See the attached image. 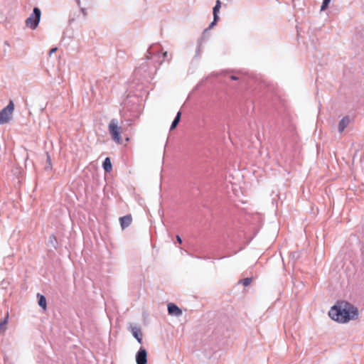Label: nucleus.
Returning <instances> with one entry per match:
<instances>
[{"label":"nucleus","instance_id":"6ab92c4d","mask_svg":"<svg viewBox=\"0 0 364 364\" xmlns=\"http://www.w3.org/2000/svg\"><path fill=\"white\" fill-rule=\"evenodd\" d=\"M252 282L251 278H245L240 281V282L243 284L245 287H247Z\"/></svg>","mask_w":364,"mask_h":364},{"label":"nucleus","instance_id":"ddd939ff","mask_svg":"<svg viewBox=\"0 0 364 364\" xmlns=\"http://www.w3.org/2000/svg\"><path fill=\"white\" fill-rule=\"evenodd\" d=\"M102 166L106 172H109L112 170V163L108 157L103 161Z\"/></svg>","mask_w":364,"mask_h":364},{"label":"nucleus","instance_id":"39448f33","mask_svg":"<svg viewBox=\"0 0 364 364\" xmlns=\"http://www.w3.org/2000/svg\"><path fill=\"white\" fill-rule=\"evenodd\" d=\"M136 364H146L147 363V352L145 348H140L136 354Z\"/></svg>","mask_w":364,"mask_h":364},{"label":"nucleus","instance_id":"7ed1b4c3","mask_svg":"<svg viewBox=\"0 0 364 364\" xmlns=\"http://www.w3.org/2000/svg\"><path fill=\"white\" fill-rule=\"evenodd\" d=\"M41 16V10L38 8L35 7L33 10V13L26 20V26L30 27L33 30L36 29L40 22Z\"/></svg>","mask_w":364,"mask_h":364},{"label":"nucleus","instance_id":"5701e85b","mask_svg":"<svg viewBox=\"0 0 364 364\" xmlns=\"http://www.w3.org/2000/svg\"><path fill=\"white\" fill-rule=\"evenodd\" d=\"M134 72H135L136 75L140 74V73H141V68H136Z\"/></svg>","mask_w":364,"mask_h":364},{"label":"nucleus","instance_id":"20e7f679","mask_svg":"<svg viewBox=\"0 0 364 364\" xmlns=\"http://www.w3.org/2000/svg\"><path fill=\"white\" fill-rule=\"evenodd\" d=\"M14 109L13 101H10L8 105L0 111V124L9 122L12 117Z\"/></svg>","mask_w":364,"mask_h":364},{"label":"nucleus","instance_id":"423d86ee","mask_svg":"<svg viewBox=\"0 0 364 364\" xmlns=\"http://www.w3.org/2000/svg\"><path fill=\"white\" fill-rule=\"evenodd\" d=\"M161 50L159 48H156L155 46H151L147 50L146 58L149 60L153 58H159Z\"/></svg>","mask_w":364,"mask_h":364},{"label":"nucleus","instance_id":"aec40b11","mask_svg":"<svg viewBox=\"0 0 364 364\" xmlns=\"http://www.w3.org/2000/svg\"><path fill=\"white\" fill-rule=\"evenodd\" d=\"M46 155H47V162H48V164H49V166H50V165H51V162H50V161H51V160H50V156H49L48 153H46Z\"/></svg>","mask_w":364,"mask_h":364},{"label":"nucleus","instance_id":"4be33fe9","mask_svg":"<svg viewBox=\"0 0 364 364\" xmlns=\"http://www.w3.org/2000/svg\"><path fill=\"white\" fill-rule=\"evenodd\" d=\"M176 240L180 244L182 242V239L179 235H176Z\"/></svg>","mask_w":364,"mask_h":364},{"label":"nucleus","instance_id":"4468645a","mask_svg":"<svg viewBox=\"0 0 364 364\" xmlns=\"http://www.w3.org/2000/svg\"><path fill=\"white\" fill-rule=\"evenodd\" d=\"M57 244L56 237L53 235H50L48 240V245L50 247L56 248Z\"/></svg>","mask_w":364,"mask_h":364},{"label":"nucleus","instance_id":"6e6552de","mask_svg":"<svg viewBox=\"0 0 364 364\" xmlns=\"http://www.w3.org/2000/svg\"><path fill=\"white\" fill-rule=\"evenodd\" d=\"M131 332L132 336L136 339V341L139 343H142V333L141 328L136 326L131 327Z\"/></svg>","mask_w":364,"mask_h":364},{"label":"nucleus","instance_id":"2eb2a0df","mask_svg":"<svg viewBox=\"0 0 364 364\" xmlns=\"http://www.w3.org/2000/svg\"><path fill=\"white\" fill-rule=\"evenodd\" d=\"M161 56L163 57V60L159 61V65H161L164 63V61L166 60H167L168 61H170L172 58V55L168 54V52H166V51L162 53Z\"/></svg>","mask_w":364,"mask_h":364},{"label":"nucleus","instance_id":"1a4fd4ad","mask_svg":"<svg viewBox=\"0 0 364 364\" xmlns=\"http://www.w3.org/2000/svg\"><path fill=\"white\" fill-rule=\"evenodd\" d=\"M120 225L122 228L124 230L126 228L129 227L132 223V217L131 215H125L119 218Z\"/></svg>","mask_w":364,"mask_h":364},{"label":"nucleus","instance_id":"f03ea898","mask_svg":"<svg viewBox=\"0 0 364 364\" xmlns=\"http://www.w3.org/2000/svg\"><path fill=\"white\" fill-rule=\"evenodd\" d=\"M109 132L112 136V139L117 144H120L122 139L120 132L122 127L118 125V121L117 119H112L108 125Z\"/></svg>","mask_w":364,"mask_h":364},{"label":"nucleus","instance_id":"b1692460","mask_svg":"<svg viewBox=\"0 0 364 364\" xmlns=\"http://www.w3.org/2000/svg\"><path fill=\"white\" fill-rule=\"evenodd\" d=\"M56 50H57V48H52V49L50 50V53H49L50 55L52 53H55Z\"/></svg>","mask_w":364,"mask_h":364},{"label":"nucleus","instance_id":"f257e3e1","mask_svg":"<svg viewBox=\"0 0 364 364\" xmlns=\"http://www.w3.org/2000/svg\"><path fill=\"white\" fill-rule=\"evenodd\" d=\"M328 315L333 320L345 323L358 319L359 313L358 308L350 303L341 301L331 308Z\"/></svg>","mask_w":364,"mask_h":364},{"label":"nucleus","instance_id":"f3484780","mask_svg":"<svg viewBox=\"0 0 364 364\" xmlns=\"http://www.w3.org/2000/svg\"><path fill=\"white\" fill-rule=\"evenodd\" d=\"M9 314L1 321H0V332L5 328V326L8 322Z\"/></svg>","mask_w":364,"mask_h":364},{"label":"nucleus","instance_id":"a878e982","mask_svg":"<svg viewBox=\"0 0 364 364\" xmlns=\"http://www.w3.org/2000/svg\"><path fill=\"white\" fill-rule=\"evenodd\" d=\"M199 53H200V47L198 46L197 48V53L199 54Z\"/></svg>","mask_w":364,"mask_h":364},{"label":"nucleus","instance_id":"0eeeda50","mask_svg":"<svg viewBox=\"0 0 364 364\" xmlns=\"http://www.w3.org/2000/svg\"><path fill=\"white\" fill-rule=\"evenodd\" d=\"M168 314L174 316H180L182 315V310L173 303L168 304Z\"/></svg>","mask_w":364,"mask_h":364},{"label":"nucleus","instance_id":"9b49d317","mask_svg":"<svg viewBox=\"0 0 364 364\" xmlns=\"http://www.w3.org/2000/svg\"><path fill=\"white\" fill-rule=\"evenodd\" d=\"M220 7H221V1L220 0H217L215 2V5L213 7V16H215V21H218L219 17H218V13L219 12Z\"/></svg>","mask_w":364,"mask_h":364},{"label":"nucleus","instance_id":"dca6fc26","mask_svg":"<svg viewBox=\"0 0 364 364\" xmlns=\"http://www.w3.org/2000/svg\"><path fill=\"white\" fill-rule=\"evenodd\" d=\"M38 305L44 309L46 308V299L44 296L41 295L39 296Z\"/></svg>","mask_w":364,"mask_h":364},{"label":"nucleus","instance_id":"393cba45","mask_svg":"<svg viewBox=\"0 0 364 364\" xmlns=\"http://www.w3.org/2000/svg\"><path fill=\"white\" fill-rule=\"evenodd\" d=\"M230 78H231L232 80H237V79H238V77H236V76H235V75H232V76L230 77Z\"/></svg>","mask_w":364,"mask_h":364},{"label":"nucleus","instance_id":"f8f14e48","mask_svg":"<svg viewBox=\"0 0 364 364\" xmlns=\"http://www.w3.org/2000/svg\"><path fill=\"white\" fill-rule=\"evenodd\" d=\"M181 112H178L177 113L176 117L174 118L173 121L172 122V124L170 127V130H173L177 127V125L178 124V123L181 120Z\"/></svg>","mask_w":364,"mask_h":364},{"label":"nucleus","instance_id":"412c9836","mask_svg":"<svg viewBox=\"0 0 364 364\" xmlns=\"http://www.w3.org/2000/svg\"><path fill=\"white\" fill-rule=\"evenodd\" d=\"M218 21H215V16H213V22L210 24L209 26V28H212L214 26V25L217 23Z\"/></svg>","mask_w":364,"mask_h":364},{"label":"nucleus","instance_id":"a211bd4d","mask_svg":"<svg viewBox=\"0 0 364 364\" xmlns=\"http://www.w3.org/2000/svg\"><path fill=\"white\" fill-rule=\"evenodd\" d=\"M330 2L331 0H323L321 6V11L326 10L328 8Z\"/></svg>","mask_w":364,"mask_h":364},{"label":"nucleus","instance_id":"9d476101","mask_svg":"<svg viewBox=\"0 0 364 364\" xmlns=\"http://www.w3.org/2000/svg\"><path fill=\"white\" fill-rule=\"evenodd\" d=\"M350 120L349 117L346 116L344 117L339 122L338 124V132L340 133L343 132L346 127L349 124Z\"/></svg>","mask_w":364,"mask_h":364}]
</instances>
